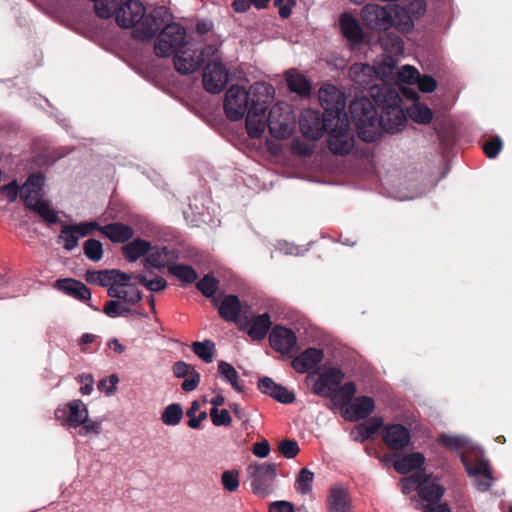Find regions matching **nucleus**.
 Listing matches in <instances>:
<instances>
[{
  "label": "nucleus",
  "instance_id": "nucleus-1",
  "mask_svg": "<svg viewBox=\"0 0 512 512\" xmlns=\"http://www.w3.org/2000/svg\"><path fill=\"white\" fill-rule=\"evenodd\" d=\"M249 110L246 117V131L250 138L258 139L265 130V115L274 96V87L267 82H255L249 87Z\"/></svg>",
  "mask_w": 512,
  "mask_h": 512
},
{
  "label": "nucleus",
  "instance_id": "nucleus-2",
  "mask_svg": "<svg viewBox=\"0 0 512 512\" xmlns=\"http://www.w3.org/2000/svg\"><path fill=\"white\" fill-rule=\"evenodd\" d=\"M372 97L375 103L381 107V112L377 114V123L388 133L400 131L406 123V116L400 106V97L396 90L389 86L382 88H373Z\"/></svg>",
  "mask_w": 512,
  "mask_h": 512
},
{
  "label": "nucleus",
  "instance_id": "nucleus-3",
  "mask_svg": "<svg viewBox=\"0 0 512 512\" xmlns=\"http://www.w3.org/2000/svg\"><path fill=\"white\" fill-rule=\"evenodd\" d=\"M351 119L357 127L358 136L365 142L375 140L377 124V110L373 103L366 97L355 98L349 104Z\"/></svg>",
  "mask_w": 512,
  "mask_h": 512
},
{
  "label": "nucleus",
  "instance_id": "nucleus-4",
  "mask_svg": "<svg viewBox=\"0 0 512 512\" xmlns=\"http://www.w3.org/2000/svg\"><path fill=\"white\" fill-rule=\"evenodd\" d=\"M294 123L295 118L287 104L277 103L271 107L268 116L265 115V127H268L269 133L276 139L290 137Z\"/></svg>",
  "mask_w": 512,
  "mask_h": 512
},
{
  "label": "nucleus",
  "instance_id": "nucleus-5",
  "mask_svg": "<svg viewBox=\"0 0 512 512\" xmlns=\"http://www.w3.org/2000/svg\"><path fill=\"white\" fill-rule=\"evenodd\" d=\"M186 30L178 23L166 25L156 38L154 51L158 57L172 55L186 46Z\"/></svg>",
  "mask_w": 512,
  "mask_h": 512
},
{
  "label": "nucleus",
  "instance_id": "nucleus-6",
  "mask_svg": "<svg viewBox=\"0 0 512 512\" xmlns=\"http://www.w3.org/2000/svg\"><path fill=\"white\" fill-rule=\"evenodd\" d=\"M110 17L115 16L121 28H133L139 24L146 14L143 3L139 0H112Z\"/></svg>",
  "mask_w": 512,
  "mask_h": 512
},
{
  "label": "nucleus",
  "instance_id": "nucleus-7",
  "mask_svg": "<svg viewBox=\"0 0 512 512\" xmlns=\"http://www.w3.org/2000/svg\"><path fill=\"white\" fill-rule=\"evenodd\" d=\"M336 117L328 116V112L313 109H306L302 112L299 119V127L303 136L309 140L320 139L325 132H328Z\"/></svg>",
  "mask_w": 512,
  "mask_h": 512
},
{
  "label": "nucleus",
  "instance_id": "nucleus-8",
  "mask_svg": "<svg viewBox=\"0 0 512 512\" xmlns=\"http://www.w3.org/2000/svg\"><path fill=\"white\" fill-rule=\"evenodd\" d=\"M173 15L165 6L155 7L149 14H145L141 25L134 29L133 37L141 41H150L159 30L170 25Z\"/></svg>",
  "mask_w": 512,
  "mask_h": 512
},
{
  "label": "nucleus",
  "instance_id": "nucleus-9",
  "mask_svg": "<svg viewBox=\"0 0 512 512\" xmlns=\"http://www.w3.org/2000/svg\"><path fill=\"white\" fill-rule=\"evenodd\" d=\"M247 473L251 479L253 494L266 497L273 491V484L277 476V465L274 463L250 464Z\"/></svg>",
  "mask_w": 512,
  "mask_h": 512
},
{
  "label": "nucleus",
  "instance_id": "nucleus-10",
  "mask_svg": "<svg viewBox=\"0 0 512 512\" xmlns=\"http://www.w3.org/2000/svg\"><path fill=\"white\" fill-rule=\"evenodd\" d=\"M355 140L347 116L336 120L328 131V147L335 155L345 156L354 148Z\"/></svg>",
  "mask_w": 512,
  "mask_h": 512
},
{
  "label": "nucleus",
  "instance_id": "nucleus-11",
  "mask_svg": "<svg viewBox=\"0 0 512 512\" xmlns=\"http://www.w3.org/2000/svg\"><path fill=\"white\" fill-rule=\"evenodd\" d=\"M223 107L229 120H241L249 110V92L239 85H232L225 94Z\"/></svg>",
  "mask_w": 512,
  "mask_h": 512
},
{
  "label": "nucleus",
  "instance_id": "nucleus-12",
  "mask_svg": "<svg viewBox=\"0 0 512 512\" xmlns=\"http://www.w3.org/2000/svg\"><path fill=\"white\" fill-rule=\"evenodd\" d=\"M393 11L390 5L381 7L376 4H367L361 11V19L363 24L371 30L386 31L394 25Z\"/></svg>",
  "mask_w": 512,
  "mask_h": 512
},
{
  "label": "nucleus",
  "instance_id": "nucleus-13",
  "mask_svg": "<svg viewBox=\"0 0 512 512\" xmlns=\"http://www.w3.org/2000/svg\"><path fill=\"white\" fill-rule=\"evenodd\" d=\"M318 98L324 111L328 112V116L336 117V120L347 116L344 111L346 106L344 95L334 85H323L318 91Z\"/></svg>",
  "mask_w": 512,
  "mask_h": 512
},
{
  "label": "nucleus",
  "instance_id": "nucleus-14",
  "mask_svg": "<svg viewBox=\"0 0 512 512\" xmlns=\"http://www.w3.org/2000/svg\"><path fill=\"white\" fill-rule=\"evenodd\" d=\"M20 197L25 207L37 213L48 225L59 222L57 212L51 208L49 201L42 199V193L21 189Z\"/></svg>",
  "mask_w": 512,
  "mask_h": 512
},
{
  "label": "nucleus",
  "instance_id": "nucleus-15",
  "mask_svg": "<svg viewBox=\"0 0 512 512\" xmlns=\"http://www.w3.org/2000/svg\"><path fill=\"white\" fill-rule=\"evenodd\" d=\"M228 82V72L225 65L216 59L210 61L204 68L203 85L212 94L220 93Z\"/></svg>",
  "mask_w": 512,
  "mask_h": 512
},
{
  "label": "nucleus",
  "instance_id": "nucleus-16",
  "mask_svg": "<svg viewBox=\"0 0 512 512\" xmlns=\"http://www.w3.org/2000/svg\"><path fill=\"white\" fill-rule=\"evenodd\" d=\"M173 54L174 67L178 73L183 75L195 72L204 64V52H198V50L190 53L189 50L182 48Z\"/></svg>",
  "mask_w": 512,
  "mask_h": 512
},
{
  "label": "nucleus",
  "instance_id": "nucleus-17",
  "mask_svg": "<svg viewBox=\"0 0 512 512\" xmlns=\"http://www.w3.org/2000/svg\"><path fill=\"white\" fill-rule=\"evenodd\" d=\"M382 438L391 450H401L408 446L411 436L410 431L402 424L386 426L382 432Z\"/></svg>",
  "mask_w": 512,
  "mask_h": 512
},
{
  "label": "nucleus",
  "instance_id": "nucleus-18",
  "mask_svg": "<svg viewBox=\"0 0 512 512\" xmlns=\"http://www.w3.org/2000/svg\"><path fill=\"white\" fill-rule=\"evenodd\" d=\"M271 347L280 353L290 352L296 345L297 338L293 330L276 325L269 336Z\"/></svg>",
  "mask_w": 512,
  "mask_h": 512
},
{
  "label": "nucleus",
  "instance_id": "nucleus-19",
  "mask_svg": "<svg viewBox=\"0 0 512 512\" xmlns=\"http://www.w3.org/2000/svg\"><path fill=\"white\" fill-rule=\"evenodd\" d=\"M178 259V255L174 250L169 249L166 246L158 247V246H152L151 245V251L148 253V255L144 258L142 261L144 264V267L147 268L148 266L156 268V269H163L167 268L168 266L174 264V262Z\"/></svg>",
  "mask_w": 512,
  "mask_h": 512
},
{
  "label": "nucleus",
  "instance_id": "nucleus-20",
  "mask_svg": "<svg viewBox=\"0 0 512 512\" xmlns=\"http://www.w3.org/2000/svg\"><path fill=\"white\" fill-rule=\"evenodd\" d=\"M374 409L375 402L372 397L359 396L345 408L343 416L345 419L355 422L367 418Z\"/></svg>",
  "mask_w": 512,
  "mask_h": 512
},
{
  "label": "nucleus",
  "instance_id": "nucleus-21",
  "mask_svg": "<svg viewBox=\"0 0 512 512\" xmlns=\"http://www.w3.org/2000/svg\"><path fill=\"white\" fill-rule=\"evenodd\" d=\"M67 409H57L55 411L56 418L64 417L67 412V423L70 427H78L85 423L88 418V410L86 405L79 399L73 400L66 405Z\"/></svg>",
  "mask_w": 512,
  "mask_h": 512
},
{
  "label": "nucleus",
  "instance_id": "nucleus-22",
  "mask_svg": "<svg viewBox=\"0 0 512 512\" xmlns=\"http://www.w3.org/2000/svg\"><path fill=\"white\" fill-rule=\"evenodd\" d=\"M54 287L79 301L85 302L91 298L90 289L84 283L74 278L57 279Z\"/></svg>",
  "mask_w": 512,
  "mask_h": 512
},
{
  "label": "nucleus",
  "instance_id": "nucleus-23",
  "mask_svg": "<svg viewBox=\"0 0 512 512\" xmlns=\"http://www.w3.org/2000/svg\"><path fill=\"white\" fill-rule=\"evenodd\" d=\"M349 77L355 84L362 88L367 89L370 87L371 94L373 93V88H379L378 86L372 85L377 78V71L369 64H353L349 69Z\"/></svg>",
  "mask_w": 512,
  "mask_h": 512
},
{
  "label": "nucleus",
  "instance_id": "nucleus-24",
  "mask_svg": "<svg viewBox=\"0 0 512 512\" xmlns=\"http://www.w3.org/2000/svg\"><path fill=\"white\" fill-rule=\"evenodd\" d=\"M326 507L328 512H349L351 507L349 492L342 486H332L327 495Z\"/></svg>",
  "mask_w": 512,
  "mask_h": 512
},
{
  "label": "nucleus",
  "instance_id": "nucleus-25",
  "mask_svg": "<svg viewBox=\"0 0 512 512\" xmlns=\"http://www.w3.org/2000/svg\"><path fill=\"white\" fill-rule=\"evenodd\" d=\"M324 353L318 348H307L292 361L293 368L298 373H306L322 362Z\"/></svg>",
  "mask_w": 512,
  "mask_h": 512
},
{
  "label": "nucleus",
  "instance_id": "nucleus-26",
  "mask_svg": "<svg viewBox=\"0 0 512 512\" xmlns=\"http://www.w3.org/2000/svg\"><path fill=\"white\" fill-rule=\"evenodd\" d=\"M241 322L249 326L248 335L253 340H263L272 326L269 313L256 315L251 320L243 316Z\"/></svg>",
  "mask_w": 512,
  "mask_h": 512
},
{
  "label": "nucleus",
  "instance_id": "nucleus-27",
  "mask_svg": "<svg viewBox=\"0 0 512 512\" xmlns=\"http://www.w3.org/2000/svg\"><path fill=\"white\" fill-rule=\"evenodd\" d=\"M100 233L106 236L113 243H125L132 239L134 230L131 226L122 222H113L101 226Z\"/></svg>",
  "mask_w": 512,
  "mask_h": 512
},
{
  "label": "nucleus",
  "instance_id": "nucleus-28",
  "mask_svg": "<svg viewBox=\"0 0 512 512\" xmlns=\"http://www.w3.org/2000/svg\"><path fill=\"white\" fill-rule=\"evenodd\" d=\"M341 32L353 44H360L363 42L364 34L357 20L348 13H343L340 16Z\"/></svg>",
  "mask_w": 512,
  "mask_h": 512
},
{
  "label": "nucleus",
  "instance_id": "nucleus-29",
  "mask_svg": "<svg viewBox=\"0 0 512 512\" xmlns=\"http://www.w3.org/2000/svg\"><path fill=\"white\" fill-rule=\"evenodd\" d=\"M219 315L229 322L241 321V302L236 295H226L218 307Z\"/></svg>",
  "mask_w": 512,
  "mask_h": 512
},
{
  "label": "nucleus",
  "instance_id": "nucleus-30",
  "mask_svg": "<svg viewBox=\"0 0 512 512\" xmlns=\"http://www.w3.org/2000/svg\"><path fill=\"white\" fill-rule=\"evenodd\" d=\"M284 76L291 92L302 97H308L310 95L312 89L311 83L303 74L289 70L285 72Z\"/></svg>",
  "mask_w": 512,
  "mask_h": 512
},
{
  "label": "nucleus",
  "instance_id": "nucleus-31",
  "mask_svg": "<svg viewBox=\"0 0 512 512\" xmlns=\"http://www.w3.org/2000/svg\"><path fill=\"white\" fill-rule=\"evenodd\" d=\"M121 250L127 261L135 262L139 258L148 255L151 251V242L141 238H136L125 244Z\"/></svg>",
  "mask_w": 512,
  "mask_h": 512
},
{
  "label": "nucleus",
  "instance_id": "nucleus-32",
  "mask_svg": "<svg viewBox=\"0 0 512 512\" xmlns=\"http://www.w3.org/2000/svg\"><path fill=\"white\" fill-rule=\"evenodd\" d=\"M108 296L120 299L131 305L138 303L142 299L141 292L135 286L111 285L108 288Z\"/></svg>",
  "mask_w": 512,
  "mask_h": 512
},
{
  "label": "nucleus",
  "instance_id": "nucleus-33",
  "mask_svg": "<svg viewBox=\"0 0 512 512\" xmlns=\"http://www.w3.org/2000/svg\"><path fill=\"white\" fill-rule=\"evenodd\" d=\"M425 462V457L420 452H414L397 459L393 466L399 474H407L414 469H419Z\"/></svg>",
  "mask_w": 512,
  "mask_h": 512
},
{
  "label": "nucleus",
  "instance_id": "nucleus-34",
  "mask_svg": "<svg viewBox=\"0 0 512 512\" xmlns=\"http://www.w3.org/2000/svg\"><path fill=\"white\" fill-rule=\"evenodd\" d=\"M379 42L387 53L396 56L404 53V41L401 36L394 31H383V34L379 37Z\"/></svg>",
  "mask_w": 512,
  "mask_h": 512
},
{
  "label": "nucleus",
  "instance_id": "nucleus-35",
  "mask_svg": "<svg viewBox=\"0 0 512 512\" xmlns=\"http://www.w3.org/2000/svg\"><path fill=\"white\" fill-rule=\"evenodd\" d=\"M445 491L444 486L439 484L436 479H433L432 482L420 487L417 492L423 501L429 503L428 505H434L443 497Z\"/></svg>",
  "mask_w": 512,
  "mask_h": 512
},
{
  "label": "nucleus",
  "instance_id": "nucleus-36",
  "mask_svg": "<svg viewBox=\"0 0 512 512\" xmlns=\"http://www.w3.org/2000/svg\"><path fill=\"white\" fill-rule=\"evenodd\" d=\"M168 273L185 284H192L198 279L196 270L186 264H174L168 266Z\"/></svg>",
  "mask_w": 512,
  "mask_h": 512
},
{
  "label": "nucleus",
  "instance_id": "nucleus-37",
  "mask_svg": "<svg viewBox=\"0 0 512 512\" xmlns=\"http://www.w3.org/2000/svg\"><path fill=\"white\" fill-rule=\"evenodd\" d=\"M409 117L418 124H429L433 119L431 109L424 103L414 102L408 109Z\"/></svg>",
  "mask_w": 512,
  "mask_h": 512
},
{
  "label": "nucleus",
  "instance_id": "nucleus-38",
  "mask_svg": "<svg viewBox=\"0 0 512 512\" xmlns=\"http://www.w3.org/2000/svg\"><path fill=\"white\" fill-rule=\"evenodd\" d=\"M218 374L223 380L228 382L234 390L238 392L243 391V387L239 382V374L230 363L223 360L220 361L218 363Z\"/></svg>",
  "mask_w": 512,
  "mask_h": 512
},
{
  "label": "nucleus",
  "instance_id": "nucleus-39",
  "mask_svg": "<svg viewBox=\"0 0 512 512\" xmlns=\"http://www.w3.org/2000/svg\"><path fill=\"white\" fill-rule=\"evenodd\" d=\"M461 461L465 467L466 472L470 476H479L482 475L488 480L492 478V473L490 469V465L488 460L481 459L476 464H471L468 457L465 454H462Z\"/></svg>",
  "mask_w": 512,
  "mask_h": 512
},
{
  "label": "nucleus",
  "instance_id": "nucleus-40",
  "mask_svg": "<svg viewBox=\"0 0 512 512\" xmlns=\"http://www.w3.org/2000/svg\"><path fill=\"white\" fill-rule=\"evenodd\" d=\"M192 351L204 362L211 363L216 352L215 344L211 340H204L202 342L195 341L191 345Z\"/></svg>",
  "mask_w": 512,
  "mask_h": 512
},
{
  "label": "nucleus",
  "instance_id": "nucleus-41",
  "mask_svg": "<svg viewBox=\"0 0 512 512\" xmlns=\"http://www.w3.org/2000/svg\"><path fill=\"white\" fill-rule=\"evenodd\" d=\"M183 418V409L180 404L168 405L161 414V421L167 426L178 425Z\"/></svg>",
  "mask_w": 512,
  "mask_h": 512
},
{
  "label": "nucleus",
  "instance_id": "nucleus-42",
  "mask_svg": "<svg viewBox=\"0 0 512 512\" xmlns=\"http://www.w3.org/2000/svg\"><path fill=\"white\" fill-rule=\"evenodd\" d=\"M313 480L314 473L307 468H302L295 480V490L303 495L309 494L312 491Z\"/></svg>",
  "mask_w": 512,
  "mask_h": 512
},
{
  "label": "nucleus",
  "instance_id": "nucleus-43",
  "mask_svg": "<svg viewBox=\"0 0 512 512\" xmlns=\"http://www.w3.org/2000/svg\"><path fill=\"white\" fill-rule=\"evenodd\" d=\"M85 280L93 285L111 286L112 285V270H87L85 273Z\"/></svg>",
  "mask_w": 512,
  "mask_h": 512
},
{
  "label": "nucleus",
  "instance_id": "nucleus-44",
  "mask_svg": "<svg viewBox=\"0 0 512 512\" xmlns=\"http://www.w3.org/2000/svg\"><path fill=\"white\" fill-rule=\"evenodd\" d=\"M196 288L205 297L212 298L219 288V280L216 279L211 273H208L196 283Z\"/></svg>",
  "mask_w": 512,
  "mask_h": 512
},
{
  "label": "nucleus",
  "instance_id": "nucleus-45",
  "mask_svg": "<svg viewBox=\"0 0 512 512\" xmlns=\"http://www.w3.org/2000/svg\"><path fill=\"white\" fill-rule=\"evenodd\" d=\"M83 249L86 257L93 262H98L103 257V245L97 239L91 238L85 241Z\"/></svg>",
  "mask_w": 512,
  "mask_h": 512
},
{
  "label": "nucleus",
  "instance_id": "nucleus-46",
  "mask_svg": "<svg viewBox=\"0 0 512 512\" xmlns=\"http://www.w3.org/2000/svg\"><path fill=\"white\" fill-rule=\"evenodd\" d=\"M135 279L138 283L152 292L163 291L167 287V281L163 277H156L149 280L144 274H137Z\"/></svg>",
  "mask_w": 512,
  "mask_h": 512
},
{
  "label": "nucleus",
  "instance_id": "nucleus-47",
  "mask_svg": "<svg viewBox=\"0 0 512 512\" xmlns=\"http://www.w3.org/2000/svg\"><path fill=\"white\" fill-rule=\"evenodd\" d=\"M321 374L327 381L328 385L332 386L333 392L336 394L337 387L341 384L345 377L344 372L339 368L330 367Z\"/></svg>",
  "mask_w": 512,
  "mask_h": 512
},
{
  "label": "nucleus",
  "instance_id": "nucleus-48",
  "mask_svg": "<svg viewBox=\"0 0 512 512\" xmlns=\"http://www.w3.org/2000/svg\"><path fill=\"white\" fill-rule=\"evenodd\" d=\"M67 226L71 225L64 224L62 226L59 239L64 241V249L71 251L78 246L79 236L73 229L67 230Z\"/></svg>",
  "mask_w": 512,
  "mask_h": 512
},
{
  "label": "nucleus",
  "instance_id": "nucleus-49",
  "mask_svg": "<svg viewBox=\"0 0 512 512\" xmlns=\"http://www.w3.org/2000/svg\"><path fill=\"white\" fill-rule=\"evenodd\" d=\"M67 230L73 229L79 237L91 235L94 231L101 230V225L97 221L81 222L78 224H70Z\"/></svg>",
  "mask_w": 512,
  "mask_h": 512
},
{
  "label": "nucleus",
  "instance_id": "nucleus-50",
  "mask_svg": "<svg viewBox=\"0 0 512 512\" xmlns=\"http://www.w3.org/2000/svg\"><path fill=\"white\" fill-rule=\"evenodd\" d=\"M312 390L316 395L320 397L332 398L334 402L335 398L337 397V394L333 392L332 386L328 385L322 374H320L318 379L314 382Z\"/></svg>",
  "mask_w": 512,
  "mask_h": 512
},
{
  "label": "nucleus",
  "instance_id": "nucleus-51",
  "mask_svg": "<svg viewBox=\"0 0 512 512\" xmlns=\"http://www.w3.org/2000/svg\"><path fill=\"white\" fill-rule=\"evenodd\" d=\"M221 483L225 490L235 492L239 488V471L226 470L221 475Z\"/></svg>",
  "mask_w": 512,
  "mask_h": 512
},
{
  "label": "nucleus",
  "instance_id": "nucleus-52",
  "mask_svg": "<svg viewBox=\"0 0 512 512\" xmlns=\"http://www.w3.org/2000/svg\"><path fill=\"white\" fill-rule=\"evenodd\" d=\"M438 442L449 449L460 450L466 446V440L463 437L456 435L441 434L438 438Z\"/></svg>",
  "mask_w": 512,
  "mask_h": 512
},
{
  "label": "nucleus",
  "instance_id": "nucleus-53",
  "mask_svg": "<svg viewBox=\"0 0 512 512\" xmlns=\"http://www.w3.org/2000/svg\"><path fill=\"white\" fill-rule=\"evenodd\" d=\"M486 157L495 158L503 149V141L499 136H494L482 145Z\"/></svg>",
  "mask_w": 512,
  "mask_h": 512
},
{
  "label": "nucleus",
  "instance_id": "nucleus-54",
  "mask_svg": "<svg viewBox=\"0 0 512 512\" xmlns=\"http://www.w3.org/2000/svg\"><path fill=\"white\" fill-rule=\"evenodd\" d=\"M278 451L288 459H292L299 453V445L295 440L284 439L278 444Z\"/></svg>",
  "mask_w": 512,
  "mask_h": 512
},
{
  "label": "nucleus",
  "instance_id": "nucleus-55",
  "mask_svg": "<svg viewBox=\"0 0 512 512\" xmlns=\"http://www.w3.org/2000/svg\"><path fill=\"white\" fill-rule=\"evenodd\" d=\"M209 415L215 426H228L231 424L232 419L229 411L226 409L219 410L216 407H212Z\"/></svg>",
  "mask_w": 512,
  "mask_h": 512
},
{
  "label": "nucleus",
  "instance_id": "nucleus-56",
  "mask_svg": "<svg viewBox=\"0 0 512 512\" xmlns=\"http://www.w3.org/2000/svg\"><path fill=\"white\" fill-rule=\"evenodd\" d=\"M432 482L431 475L427 474L424 469H419L406 478V484H413L417 491L420 487Z\"/></svg>",
  "mask_w": 512,
  "mask_h": 512
},
{
  "label": "nucleus",
  "instance_id": "nucleus-57",
  "mask_svg": "<svg viewBox=\"0 0 512 512\" xmlns=\"http://www.w3.org/2000/svg\"><path fill=\"white\" fill-rule=\"evenodd\" d=\"M119 378L116 374L110 375L108 378H103L98 382V389L104 391L106 395H113L117 389Z\"/></svg>",
  "mask_w": 512,
  "mask_h": 512
},
{
  "label": "nucleus",
  "instance_id": "nucleus-58",
  "mask_svg": "<svg viewBox=\"0 0 512 512\" xmlns=\"http://www.w3.org/2000/svg\"><path fill=\"white\" fill-rule=\"evenodd\" d=\"M44 182H45L44 175L41 173H35L28 177L27 181L22 186V189L25 191L27 189H29L31 191L35 190L38 193H42V188H43Z\"/></svg>",
  "mask_w": 512,
  "mask_h": 512
},
{
  "label": "nucleus",
  "instance_id": "nucleus-59",
  "mask_svg": "<svg viewBox=\"0 0 512 512\" xmlns=\"http://www.w3.org/2000/svg\"><path fill=\"white\" fill-rule=\"evenodd\" d=\"M271 397L283 404H290L295 400V394L282 385H279V387L274 390Z\"/></svg>",
  "mask_w": 512,
  "mask_h": 512
},
{
  "label": "nucleus",
  "instance_id": "nucleus-60",
  "mask_svg": "<svg viewBox=\"0 0 512 512\" xmlns=\"http://www.w3.org/2000/svg\"><path fill=\"white\" fill-rule=\"evenodd\" d=\"M356 385L354 382H346L338 389V395L341 397L343 404L350 405L351 400L356 394Z\"/></svg>",
  "mask_w": 512,
  "mask_h": 512
},
{
  "label": "nucleus",
  "instance_id": "nucleus-61",
  "mask_svg": "<svg viewBox=\"0 0 512 512\" xmlns=\"http://www.w3.org/2000/svg\"><path fill=\"white\" fill-rule=\"evenodd\" d=\"M418 89L423 93H431L437 87L436 80L430 75L419 76L417 79Z\"/></svg>",
  "mask_w": 512,
  "mask_h": 512
},
{
  "label": "nucleus",
  "instance_id": "nucleus-62",
  "mask_svg": "<svg viewBox=\"0 0 512 512\" xmlns=\"http://www.w3.org/2000/svg\"><path fill=\"white\" fill-rule=\"evenodd\" d=\"M420 74L417 69L412 66L406 65L403 66L401 71L399 72V79L404 83L411 84L419 78Z\"/></svg>",
  "mask_w": 512,
  "mask_h": 512
},
{
  "label": "nucleus",
  "instance_id": "nucleus-63",
  "mask_svg": "<svg viewBox=\"0 0 512 512\" xmlns=\"http://www.w3.org/2000/svg\"><path fill=\"white\" fill-rule=\"evenodd\" d=\"M172 371L175 377L184 378L195 371L194 367L184 361H177L172 367Z\"/></svg>",
  "mask_w": 512,
  "mask_h": 512
},
{
  "label": "nucleus",
  "instance_id": "nucleus-64",
  "mask_svg": "<svg viewBox=\"0 0 512 512\" xmlns=\"http://www.w3.org/2000/svg\"><path fill=\"white\" fill-rule=\"evenodd\" d=\"M269 512H295V509L291 502L279 500L270 503Z\"/></svg>",
  "mask_w": 512,
  "mask_h": 512
}]
</instances>
